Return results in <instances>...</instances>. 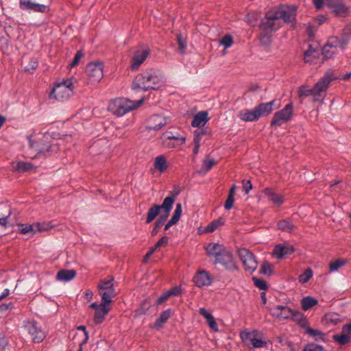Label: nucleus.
<instances>
[{"instance_id":"1","label":"nucleus","mask_w":351,"mask_h":351,"mask_svg":"<svg viewBox=\"0 0 351 351\" xmlns=\"http://www.w3.org/2000/svg\"><path fill=\"white\" fill-rule=\"evenodd\" d=\"M205 250L209 257L215 258V265H221L225 269L232 272L238 269L232 252L223 245L210 243L205 247Z\"/></svg>"},{"instance_id":"2","label":"nucleus","mask_w":351,"mask_h":351,"mask_svg":"<svg viewBox=\"0 0 351 351\" xmlns=\"http://www.w3.org/2000/svg\"><path fill=\"white\" fill-rule=\"evenodd\" d=\"M163 84L162 76L154 71H146L136 75L132 85L134 90L157 89Z\"/></svg>"},{"instance_id":"3","label":"nucleus","mask_w":351,"mask_h":351,"mask_svg":"<svg viewBox=\"0 0 351 351\" xmlns=\"http://www.w3.org/2000/svg\"><path fill=\"white\" fill-rule=\"evenodd\" d=\"M143 102V99L134 102L126 98H117L110 101L109 110L112 114L118 117H122L126 113L137 108Z\"/></svg>"},{"instance_id":"4","label":"nucleus","mask_w":351,"mask_h":351,"mask_svg":"<svg viewBox=\"0 0 351 351\" xmlns=\"http://www.w3.org/2000/svg\"><path fill=\"white\" fill-rule=\"evenodd\" d=\"M73 94V82L71 79H66L58 83L52 89L49 97L58 101H64Z\"/></svg>"},{"instance_id":"5","label":"nucleus","mask_w":351,"mask_h":351,"mask_svg":"<svg viewBox=\"0 0 351 351\" xmlns=\"http://www.w3.org/2000/svg\"><path fill=\"white\" fill-rule=\"evenodd\" d=\"M282 26L274 8L267 11L263 19H261L260 28L263 32H273Z\"/></svg>"},{"instance_id":"6","label":"nucleus","mask_w":351,"mask_h":351,"mask_svg":"<svg viewBox=\"0 0 351 351\" xmlns=\"http://www.w3.org/2000/svg\"><path fill=\"white\" fill-rule=\"evenodd\" d=\"M334 80L332 73L326 72L322 77L313 86L314 102L319 101L324 97V95Z\"/></svg>"},{"instance_id":"7","label":"nucleus","mask_w":351,"mask_h":351,"mask_svg":"<svg viewBox=\"0 0 351 351\" xmlns=\"http://www.w3.org/2000/svg\"><path fill=\"white\" fill-rule=\"evenodd\" d=\"M293 114V105L292 103L287 104L284 108L274 114L271 121V126H281L283 123L289 121Z\"/></svg>"},{"instance_id":"8","label":"nucleus","mask_w":351,"mask_h":351,"mask_svg":"<svg viewBox=\"0 0 351 351\" xmlns=\"http://www.w3.org/2000/svg\"><path fill=\"white\" fill-rule=\"evenodd\" d=\"M24 328L30 335L33 342L38 343L46 337V333L35 320H27L24 323Z\"/></svg>"},{"instance_id":"9","label":"nucleus","mask_w":351,"mask_h":351,"mask_svg":"<svg viewBox=\"0 0 351 351\" xmlns=\"http://www.w3.org/2000/svg\"><path fill=\"white\" fill-rule=\"evenodd\" d=\"M278 17L286 23L295 25L296 23V14L298 7L294 5H287L278 8H274Z\"/></svg>"},{"instance_id":"10","label":"nucleus","mask_w":351,"mask_h":351,"mask_svg":"<svg viewBox=\"0 0 351 351\" xmlns=\"http://www.w3.org/2000/svg\"><path fill=\"white\" fill-rule=\"evenodd\" d=\"M239 256L245 271L252 274L258 267V261L254 254L246 248L239 250Z\"/></svg>"},{"instance_id":"11","label":"nucleus","mask_w":351,"mask_h":351,"mask_svg":"<svg viewBox=\"0 0 351 351\" xmlns=\"http://www.w3.org/2000/svg\"><path fill=\"white\" fill-rule=\"evenodd\" d=\"M98 289L101 296V300L104 303H110L112 298L117 295L114 288L112 278L108 280H101L98 284Z\"/></svg>"},{"instance_id":"12","label":"nucleus","mask_w":351,"mask_h":351,"mask_svg":"<svg viewBox=\"0 0 351 351\" xmlns=\"http://www.w3.org/2000/svg\"><path fill=\"white\" fill-rule=\"evenodd\" d=\"M19 8L29 12H39L47 14L50 11L49 3H38L33 0H19Z\"/></svg>"},{"instance_id":"13","label":"nucleus","mask_w":351,"mask_h":351,"mask_svg":"<svg viewBox=\"0 0 351 351\" xmlns=\"http://www.w3.org/2000/svg\"><path fill=\"white\" fill-rule=\"evenodd\" d=\"M240 337L245 346L250 349L263 348L266 343L261 339L257 338V334L255 331H241Z\"/></svg>"},{"instance_id":"14","label":"nucleus","mask_w":351,"mask_h":351,"mask_svg":"<svg viewBox=\"0 0 351 351\" xmlns=\"http://www.w3.org/2000/svg\"><path fill=\"white\" fill-rule=\"evenodd\" d=\"M104 65L101 62H90L86 66V73L93 82H99L104 77Z\"/></svg>"},{"instance_id":"15","label":"nucleus","mask_w":351,"mask_h":351,"mask_svg":"<svg viewBox=\"0 0 351 351\" xmlns=\"http://www.w3.org/2000/svg\"><path fill=\"white\" fill-rule=\"evenodd\" d=\"M178 194L179 191H176L174 195L167 196L165 198L162 204H161L162 213L156 220L159 225L163 226L165 221L167 219L176 200V196Z\"/></svg>"},{"instance_id":"16","label":"nucleus","mask_w":351,"mask_h":351,"mask_svg":"<svg viewBox=\"0 0 351 351\" xmlns=\"http://www.w3.org/2000/svg\"><path fill=\"white\" fill-rule=\"evenodd\" d=\"M325 3L332 10L335 16L346 17L348 15L349 8L343 0H325Z\"/></svg>"},{"instance_id":"17","label":"nucleus","mask_w":351,"mask_h":351,"mask_svg":"<svg viewBox=\"0 0 351 351\" xmlns=\"http://www.w3.org/2000/svg\"><path fill=\"white\" fill-rule=\"evenodd\" d=\"M150 53L148 47H139L134 53L131 59V69L136 71L139 66L144 62Z\"/></svg>"},{"instance_id":"18","label":"nucleus","mask_w":351,"mask_h":351,"mask_svg":"<svg viewBox=\"0 0 351 351\" xmlns=\"http://www.w3.org/2000/svg\"><path fill=\"white\" fill-rule=\"evenodd\" d=\"M293 310L288 306L277 305L270 308V313L279 319H290Z\"/></svg>"},{"instance_id":"19","label":"nucleus","mask_w":351,"mask_h":351,"mask_svg":"<svg viewBox=\"0 0 351 351\" xmlns=\"http://www.w3.org/2000/svg\"><path fill=\"white\" fill-rule=\"evenodd\" d=\"M167 124L165 117L159 114H154L147 120L146 129L148 130H159Z\"/></svg>"},{"instance_id":"20","label":"nucleus","mask_w":351,"mask_h":351,"mask_svg":"<svg viewBox=\"0 0 351 351\" xmlns=\"http://www.w3.org/2000/svg\"><path fill=\"white\" fill-rule=\"evenodd\" d=\"M193 281L198 287L209 286L213 282V280L210 274L205 270H200L197 271L193 278Z\"/></svg>"},{"instance_id":"21","label":"nucleus","mask_w":351,"mask_h":351,"mask_svg":"<svg viewBox=\"0 0 351 351\" xmlns=\"http://www.w3.org/2000/svg\"><path fill=\"white\" fill-rule=\"evenodd\" d=\"M276 100L273 99L267 103H261L256 106L254 108L258 118L269 115L274 110Z\"/></svg>"},{"instance_id":"22","label":"nucleus","mask_w":351,"mask_h":351,"mask_svg":"<svg viewBox=\"0 0 351 351\" xmlns=\"http://www.w3.org/2000/svg\"><path fill=\"white\" fill-rule=\"evenodd\" d=\"M294 251V247L291 245L278 244L274 247L273 254L277 258L281 259L285 256L291 254Z\"/></svg>"},{"instance_id":"23","label":"nucleus","mask_w":351,"mask_h":351,"mask_svg":"<svg viewBox=\"0 0 351 351\" xmlns=\"http://www.w3.org/2000/svg\"><path fill=\"white\" fill-rule=\"evenodd\" d=\"M110 303H104V302H101L100 307L96 309L95 315H94V322L96 324H99L103 322L105 317L110 311V308L108 306V304Z\"/></svg>"},{"instance_id":"24","label":"nucleus","mask_w":351,"mask_h":351,"mask_svg":"<svg viewBox=\"0 0 351 351\" xmlns=\"http://www.w3.org/2000/svg\"><path fill=\"white\" fill-rule=\"evenodd\" d=\"M268 199L275 205L280 206L284 203V196L281 193H276L272 189L266 188L263 191Z\"/></svg>"},{"instance_id":"25","label":"nucleus","mask_w":351,"mask_h":351,"mask_svg":"<svg viewBox=\"0 0 351 351\" xmlns=\"http://www.w3.org/2000/svg\"><path fill=\"white\" fill-rule=\"evenodd\" d=\"M237 116L241 120L245 122H253L259 119L255 108L253 110H241L239 112Z\"/></svg>"},{"instance_id":"26","label":"nucleus","mask_w":351,"mask_h":351,"mask_svg":"<svg viewBox=\"0 0 351 351\" xmlns=\"http://www.w3.org/2000/svg\"><path fill=\"white\" fill-rule=\"evenodd\" d=\"M209 119L208 113L206 111H200L194 116L191 122V126L193 128H200L204 126Z\"/></svg>"},{"instance_id":"27","label":"nucleus","mask_w":351,"mask_h":351,"mask_svg":"<svg viewBox=\"0 0 351 351\" xmlns=\"http://www.w3.org/2000/svg\"><path fill=\"white\" fill-rule=\"evenodd\" d=\"M199 312L206 319L210 328L213 330L217 332L219 330L218 326L214 317L205 308H200Z\"/></svg>"},{"instance_id":"28","label":"nucleus","mask_w":351,"mask_h":351,"mask_svg":"<svg viewBox=\"0 0 351 351\" xmlns=\"http://www.w3.org/2000/svg\"><path fill=\"white\" fill-rule=\"evenodd\" d=\"M172 310L171 308H167V310L164 311L160 315L159 317L156 319L154 327L157 330L162 328L164 324L170 318Z\"/></svg>"},{"instance_id":"29","label":"nucleus","mask_w":351,"mask_h":351,"mask_svg":"<svg viewBox=\"0 0 351 351\" xmlns=\"http://www.w3.org/2000/svg\"><path fill=\"white\" fill-rule=\"evenodd\" d=\"M76 276V271L74 269H61L56 275L57 280L63 282H68L73 279Z\"/></svg>"},{"instance_id":"30","label":"nucleus","mask_w":351,"mask_h":351,"mask_svg":"<svg viewBox=\"0 0 351 351\" xmlns=\"http://www.w3.org/2000/svg\"><path fill=\"white\" fill-rule=\"evenodd\" d=\"M278 228L282 231L289 233L294 232L295 226L289 220L282 219L277 223Z\"/></svg>"},{"instance_id":"31","label":"nucleus","mask_w":351,"mask_h":351,"mask_svg":"<svg viewBox=\"0 0 351 351\" xmlns=\"http://www.w3.org/2000/svg\"><path fill=\"white\" fill-rule=\"evenodd\" d=\"M340 42L341 44V49H345L347 45L351 40V26H346L342 30V33L340 37Z\"/></svg>"},{"instance_id":"32","label":"nucleus","mask_w":351,"mask_h":351,"mask_svg":"<svg viewBox=\"0 0 351 351\" xmlns=\"http://www.w3.org/2000/svg\"><path fill=\"white\" fill-rule=\"evenodd\" d=\"M161 205L154 204L149 208L147 212L146 223H151L158 215L161 210Z\"/></svg>"},{"instance_id":"33","label":"nucleus","mask_w":351,"mask_h":351,"mask_svg":"<svg viewBox=\"0 0 351 351\" xmlns=\"http://www.w3.org/2000/svg\"><path fill=\"white\" fill-rule=\"evenodd\" d=\"M154 167L160 172H164L168 167L165 157L162 155L157 156L154 162Z\"/></svg>"},{"instance_id":"34","label":"nucleus","mask_w":351,"mask_h":351,"mask_svg":"<svg viewBox=\"0 0 351 351\" xmlns=\"http://www.w3.org/2000/svg\"><path fill=\"white\" fill-rule=\"evenodd\" d=\"M1 210H5V213H0V226H6L8 219L11 215L12 210L10 207L7 205H2Z\"/></svg>"},{"instance_id":"35","label":"nucleus","mask_w":351,"mask_h":351,"mask_svg":"<svg viewBox=\"0 0 351 351\" xmlns=\"http://www.w3.org/2000/svg\"><path fill=\"white\" fill-rule=\"evenodd\" d=\"M317 303V300L311 296L304 297L301 301L302 307L304 311L310 309L313 306H315Z\"/></svg>"},{"instance_id":"36","label":"nucleus","mask_w":351,"mask_h":351,"mask_svg":"<svg viewBox=\"0 0 351 351\" xmlns=\"http://www.w3.org/2000/svg\"><path fill=\"white\" fill-rule=\"evenodd\" d=\"M225 220L220 217L216 220L211 221L205 228L206 232H213L216 230L219 227L224 224Z\"/></svg>"},{"instance_id":"37","label":"nucleus","mask_w":351,"mask_h":351,"mask_svg":"<svg viewBox=\"0 0 351 351\" xmlns=\"http://www.w3.org/2000/svg\"><path fill=\"white\" fill-rule=\"evenodd\" d=\"M33 168L31 162L19 161L14 167V170L19 172H27Z\"/></svg>"},{"instance_id":"38","label":"nucleus","mask_w":351,"mask_h":351,"mask_svg":"<svg viewBox=\"0 0 351 351\" xmlns=\"http://www.w3.org/2000/svg\"><path fill=\"white\" fill-rule=\"evenodd\" d=\"M298 95L299 97L303 98L312 95L314 98V90L313 87L310 88L306 85H302L299 87L298 90Z\"/></svg>"},{"instance_id":"39","label":"nucleus","mask_w":351,"mask_h":351,"mask_svg":"<svg viewBox=\"0 0 351 351\" xmlns=\"http://www.w3.org/2000/svg\"><path fill=\"white\" fill-rule=\"evenodd\" d=\"M151 307V302L148 300H144L140 306L136 311V315L137 316H141L147 313Z\"/></svg>"},{"instance_id":"40","label":"nucleus","mask_w":351,"mask_h":351,"mask_svg":"<svg viewBox=\"0 0 351 351\" xmlns=\"http://www.w3.org/2000/svg\"><path fill=\"white\" fill-rule=\"evenodd\" d=\"M325 45L335 51L337 47L341 48L340 38L338 36H330Z\"/></svg>"},{"instance_id":"41","label":"nucleus","mask_w":351,"mask_h":351,"mask_svg":"<svg viewBox=\"0 0 351 351\" xmlns=\"http://www.w3.org/2000/svg\"><path fill=\"white\" fill-rule=\"evenodd\" d=\"M350 338V335L343 333L342 332L341 335L336 334L333 335L334 341L341 346L346 344L349 341Z\"/></svg>"},{"instance_id":"42","label":"nucleus","mask_w":351,"mask_h":351,"mask_svg":"<svg viewBox=\"0 0 351 351\" xmlns=\"http://www.w3.org/2000/svg\"><path fill=\"white\" fill-rule=\"evenodd\" d=\"M305 332L311 337H313L315 340L322 339L324 337V333L321 330L313 329L311 327Z\"/></svg>"},{"instance_id":"43","label":"nucleus","mask_w":351,"mask_h":351,"mask_svg":"<svg viewBox=\"0 0 351 351\" xmlns=\"http://www.w3.org/2000/svg\"><path fill=\"white\" fill-rule=\"evenodd\" d=\"M313 276V272L311 269H306L302 274L299 276V282L304 284L306 283Z\"/></svg>"},{"instance_id":"44","label":"nucleus","mask_w":351,"mask_h":351,"mask_svg":"<svg viewBox=\"0 0 351 351\" xmlns=\"http://www.w3.org/2000/svg\"><path fill=\"white\" fill-rule=\"evenodd\" d=\"M206 134V130L204 128H199L194 131L193 143H200L202 136Z\"/></svg>"},{"instance_id":"45","label":"nucleus","mask_w":351,"mask_h":351,"mask_svg":"<svg viewBox=\"0 0 351 351\" xmlns=\"http://www.w3.org/2000/svg\"><path fill=\"white\" fill-rule=\"evenodd\" d=\"M272 32H263L260 35L261 43L265 46L269 45L271 43V34Z\"/></svg>"},{"instance_id":"46","label":"nucleus","mask_w":351,"mask_h":351,"mask_svg":"<svg viewBox=\"0 0 351 351\" xmlns=\"http://www.w3.org/2000/svg\"><path fill=\"white\" fill-rule=\"evenodd\" d=\"M260 273L270 276L273 273L271 265L268 261H264L261 265Z\"/></svg>"},{"instance_id":"47","label":"nucleus","mask_w":351,"mask_h":351,"mask_svg":"<svg viewBox=\"0 0 351 351\" xmlns=\"http://www.w3.org/2000/svg\"><path fill=\"white\" fill-rule=\"evenodd\" d=\"M34 226L35 232H36L47 231L51 228L49 223H47V222L35 223H34Z\"/></svg>"},{"instance_id":"48","label":"nucleus","mask_w":351,"mask_h":351,"mask_svg":"<svg viewBox=\"0 0 351 351\" xmlns=\"http://www.w3.org/2000/svg\"><path fill=\"white\" fill-rule=\"evenodd\" d=\"M252 280L254 282V285L256 287L259 288L261 290L265 291L266 289H267L268 287L265 280L256 277H253Z\"/></svg>"},{"instance_id":"49","label":"nucleus","mask_w":351,"mask_h":351,"mask_svg":"<svg viewBox=\"0 0 351 351\" xmlns=\"http://www.w3.org/2000/svg\"><path fill=\"white\" fill-rule=\"evenodd\" d=\"M19 232L22 234L35 233L34 223L28 224H19Z\"/></svg>"},{"instance_id":"50","label":"nucleus","mask_w":351,"mask_h":351,"mask_svg":"<svg viewBox=\"0 0 351 351\" xmlns=\"http://www.w3.org/2000/svg\"><path fill=\"white\" fill-rule=\"evenodd\" d=\"M215 164V161L214 159H209L206 158L203 160L202 169L204 170L205 172H208L212 169Z\"/></svg>"},{"instance_id":"51","label":"nucleus","mask_w":351,"mask_h":351,"mask_svg":"<svg viewBox=\"0 0 351 351\" xmlns=\"http://www.w3.org/2000/svg\"><path fill=\"white\" fill-rule=\"evenodd\" d=\"M345 264V261L338 259L334 262H332L329 265L330 272H334L337 271L341 266Z\"/></svg>"},{"instance_id":"52","label":"nucleus","mask_w":351,"mask_h":351,"mask_svg":"<svg viewBox=\"0 0 351 351\" xmlns=\"http://www.w3.org/2000/svg\"><path fill=\"white\" fill-rule=\"evenodd\" d=\"M326 319L336 325L341 322L340 315L335 313H331L326 315Z\"/></svg>"},{"instance_id":"53","label":"nucleus","mask_w":351,"mask_h":351,"mask_svg":"<svg viewBox=\"0 0 351 351\" xmlns=\"http://www.w3.org/2000/svg\"><path fill=\"white\" fill-rule=\"evenodd\" d=\"M305 315L299 311L293 310L290 320L295 322L297 324L302 320Z\"/></svg>"},{"instance_id":"54","label":"nucleus","mask_w":351,"mask_h":351,"mask_svg":"<svg viewBox=\"0 0 351 351\" xmlns=\"http://www.w3.org/2000/svg\"><path fill=\"white\" fill-rule=\"evenodd\" d=\"M182 204L180 203H178L176 204V210H174V213L173 214V216L171 217V219L175 220L176 221H178L180 220V218L182 215Z\"/></svg>"},{"instance_id":"55","label":"nucleus","mask_w":351,"mask_h":351,"mask_svg":"<svg viewBox=\"0 0 351 351\" xmlns=\"http://www.w3.org/2000/svg\"><path fill=\"white\" fill-rule=\"evenodd\" d=\"M221 45H223L226 48H228L232 46L233 43L232 36L230 35H226L220 41Z\"/></svg>"},{"instance_id":"56","label":"nucleus","mask_w":351,"mask_h":351,"mask_svg":"<svg viewBox=\"0 0 351 351\" xmlns=\"http://www.w3.org/2000/svg\"><path fill=\"white\" fill-rule=\"evenodd\" d=\"M335 53V50L330 49L326 45H324L322 49V54L326 60L331 58Z\"/></svg>"},{"instance_id":"57","label":"nucleus","mask_w":351,"mask_h":351,"mask_svg":"<svg viewBox=\"0 0 351 351\" xmlns=\"http://www.w3.org/2000/svg\"><path fill=\"white\" fill-rule=\"evenodd\" d=\"M177 40L179 45V51L180 53H184L186 48V43L185 40L182 38L181 34H178L177 36Z\"/></svg>"},{"instance_id":"58","label":"nucleus","mask_w":351,"mask_h":351,"mask_svg":"<svg viewBox=\"0 0 351 351\" xmlns=\"http://www.w3.org/2000/svg\"><path fill=\"white\" fill-rule=\"evenodd\" d=\"M77 330L81 331L80 335L82 337V343H86L88 339V333L86 330V327L84 326H79Z\"/></svg>"},{"instance_id":"59","label":"nucleus","mask_w":351,"mask_h":351,"mask_svg":"<svg viewBox=\"0 0 351 351\" xmlns=\"http://www.w3.org/2000/svg\"><path fill=\"white\" fill-rule=\"evenodd\" d=\"M83 56H84V53L82 52V51H77L75 55L73 60L70 63V66L71 67L75 66L79 63V61L82 59V58Z\"/></svg>"},{"instance_id":"60","label":"nucleus","mask_w":351,"mask_h":351,"mask_svg":"<svg viewBox=\"0 0 351 351\" xmlns=\"http://www.w3.org/2000/svg\"><path fill=\"white\" fill-rule=\"evenodd\" d=\"M242 187L245 194H248L250 191L252 189V184L250 180H243L242 181Z\"/></svg>"},{"instance_id":"61","label":"nucleus","mask_w":351,"mask_h":351,"mask_svg":"<svg viewBox=\"0 0 351 351\" xmlns=\"http://www.w3.org/2000/svg\"><path fill=\"white\" fill-rule=\"evenodd\" d=\"M38 66V62L35 59H31L28 65L25 67V71L32 73Z\"/></svg>"},{"instance_id":"62","label":"nucleus","mask_w":351,"mask_h":351,"mask_svg":"<svg viewBox=\"0 0 351 351\" xmlns=\"http://www.w3.org/2000/svg\"><path fill=\"white\" fill-rule=\"evenodd\" d=\"M169 243V237L167 236L162 237L159 239L157 243L154 245L155 248L158 249L162 246H166Z\"/></svg>"},{"instance_id":"63","label":"nucleus","mask_w":351,"mask_h":351,"mask_svg":"<svg viewBox=\"0 0 351 351\" xmlns=\"http://www.w3.org/2000/svg\"><path fill=\"white\" fill-rule=\"evenodd\" d=\"M302 351H325V350L322 346L314 344L305 347Z\"/></svg>"},{"instance_id":"64","label":"nucleus","mask_w":351,"mask_h":351,"mask_svg":"<svg viewBox=\"0 0 351 351\" xmlns=\"http://www.w3.org/2000/svg\"><path fill=\"white\" fill-rule=\"evenodd\" d=\"M234 202V197L232 195H228L225 202L224 207L226 210H230L232 208Z\"/></svg>"}]
</instances>
